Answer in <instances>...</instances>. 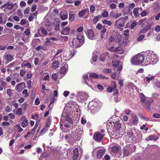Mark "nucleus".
<instances>
[{
  "instance_id": "40",
  "label": "nucleus",
  "mask_w": 160,
  "mask_h": 160,
  "mask_svg": "<svg viewBox=\"0 0 160 160\" xmlns=\"http://www.w3.org/2000/svg\"><path fill=\"white\" fill-rule=\"evenodd\" d=\"M148 139L150 140L156 141L158 140V138L154 135H152L149 136Z\"/></svg>"
},
{
  "instance_id": "62",
  "label": "nucleus",
  "mask_w": 160,
  "mask_h": 160,
  "mask_svg": "<svg viewBox=\"0 0 160 160\" xmlns=\"http://www.w3.org/2000/svg\"><path fill=\"white\" fill-rule=\"evenodd\" d=\"M17 14L18 16L21 18H22L23 17V14L22 13L21 11L20 10H18L17 12Z\"/></svg>"
},
{
  "instance_id": "34",
  "label": "nucleus",
  "mask_w": 160,
  "mask_h": 160,
  "mask_svg": "<svg viewBox=\"0 0 160 160\" xmlns=\"http://www.w3.org/2000/svg\"><path fill=\"white\" fill-rule=\"evenodd\" d=\"M60 17L61 19L63 20H66L67 19L68 15L67 13H62L60 15Z\"/></svg>"
},
{
  "instance_id": "6",
  "label": "nucleus",
  "mask_w": 160,
  "mask_h": 160,
  "mask_svg": "<svg viewBox=\"0 0 160 160\" xmlns=\"http://www.w3.org/2000/svg\"><path fill=\"white\" fill-rule=\"evenodd\" d=\"M100 102L99 100H93L90 102L88 105V109L91 110V112L93 113L97 111V109L99 108L98 105Z\"/></svg>"
},
{
  "instance_id": "58",
  "label": "nucleus",
  "mask_w": 160,
  "mask_h": 160,
  "mask_svg": "<svg viewBox=\"0 0 160 160\" xmlns=\"http://www.w3.org/2000/svg\"><path fill=\"white\" fill-rule=\"evenodd\" d=\"M102 26L101 24L100 23H98L96 26V28L100 30H101Z\"/></svg>"
},
{
  "instance_id": "31",
  "label": "nucleus",
  "mask_w": 160,
  "mask_h": 160,
  "mask_svg": "<svg viewBox=\"0 0 160 160\" xmlns=\"http://www.w3.org/2000/svg\"><path fill=\"white\" fill-rule=\"evenodd\" d=\"M102 15H99L95 17L92 20V22L94 24L96 23L99 20L101 19Z\"/></svg>"
},
{
  "instance_id": "19",
  "label": "nucleus",
  "mask_w": 160,
  "mask_h": 160,
  "mask_svg": "<svg viewBox=\"0 0 160 160\" xmlns=\"http://www.w3.org/2000/svg\"><path fill=\"white\" fill-rule=\"evenodd\" d=\"M105 148H102L101 149H99L97 154V157L98 158L100 159L101 158L105 152Z\"/></svg>"
},
{
  "instance_id": "52",
  "label": "nucleus",
  "mask_w": 160,
  "mask_h": 160,
  "mask_svg": "<svg viewBox=\"0 0 160 160\" xmlns=\"http://www.w3.org/2000/svg\"><path fill=\"white\" fill-rule=\"evenodd\" d=\"M38 126V125L35 124L34 127L32 129L31 132V133L32 135H33L35 133V131L36 129L37 128Z\"/></svg>"
},
{
  "instance_id": "44",
  "label": "nucleus",
  "mask_w": 160,
  "mask_h": 160,
  "mask_svg": "<svg viewBox=\"0 0 160 160\" xmlns=\"http://www.w3.org/2000/svg\"><path fill=\"white\" fill-rule=\"evenodd\" d=\"M124 114H126L127 115L130 114L132 115V112L129 109H125L123 111Z\"/></svg>"
},
{
  "instance_id": "39",
  "label": "nucleus",
  "mask_w": 160,
  "mask_h": 160,
  "mask_svg": "<svg viewBox=\"0 0 160 160\" xmlns=\"http://www.w3.org/2000/svg\"><path fill=\"white\" fill-rule=\"evenodd\" d=\"M113 66L115 68L119 64V62L116 60H113L112 62Z\"/></svg>"
},
{
  "instance_id": "32",
  "label": "nucleus",
  "mask_w": 160,
  "mask_h": 160,
  "mask_svg": "<svg viewBox=\"0 0 160 160\" xmlns=\"http://www.w3.org/2000/svg\"><path fill=\"white\" fill-rule=\"evenodd\" d=\"M122 16L121 13H112V17L113 18L116 19Z\"/></svg>"
},
{
  "instance_id": "37",
  "label": "nucleus",
  "mask_w": 160,
  "mask_h": 160,
  "mask_svg": "<svg viewBox=\"0 0 160 160\" xmlns=\"http://www.w3.org/2000/svg\"><path fill=\"white\" fill-rule=\"evenodd\" d=\"M83 80L84 82H85V83L89 86V85L87 82V79L88 81L89 80V79L88 78V76L86 74H85L83 75Z\"/></svg>"
},
{
  "instance_id": "28",
  "label": "nucleus",
  "mask_w": 160,
  "mask_h": 160,
  "mask_svg": "<svg viewBox=\"0 0 160 160\" xmlns=\"http://www.w3.org/2000/svg\"><path fill=\"white\" fill-rule=\"evenodd\" d=\"M87 10H88V9L86 8L80 12L78 13V17L80 18H82V17L84 16Z\"/></svg>"
},
{
  "instance_id": "16",
  "label": "nucleus",
  "mask_w": 160,
  "mask_h": 160,
  "mask_svg": "<svg viewBox=\"0 0 160 160\" xmlns=\"http://www.w3.org/2000/svg\"><path fill=\"white\" fill-rule=\"evenodd\" d=\"M79 150H80V152H81V150L80 148H75L73 150V158L74 160L77 159L79 157Z\"/></svg>"
},
{
  "instance_id": "50",
  "label": "nucleus",
  "mask_w": 160,
  "mask_h": 160,
  "mask_svg": "<svg viewBox=\"0 0 160 160\" xmlns=\"http://www.w3.org/2000/svg\"><path fill=\"white\" fill-rule=\"evenodd\" d=\"M22 110L20 108H18L17 110L16 113H15L17 115H20L21 114Z\"/></svg>"
},
{
  "instance_id": "60",
  "label": "nucleus",
  "mask_w": 160,
  "mask_h": 160,
  "mask_svg": "<svg viewBox=\"0 0 160 160\" xmlns=\"http://www.w3.org/2000/svg\"><path fill=\"white\" fill-rule=\"evenodd\" d=\"M103 72L105 73H110L111 72V70L109 68H106L104 69Z\"/></svg>"
},
{
  "instance_id": "17",
  "label": "nucleus",
  "mask_w": 160,
  "mask_h": 160,
  "mask_svg": "<svg viewBox=\"0 0 160 160\" xmlns=\"http://www.w3.org/2000/svg\"><path fill=\"white\" fill-rule=\"evenodd\" d=\"M62 64L63 66L61 68L59 71V72L61 74H63L66 72L67 71L68 67V64L66 62L63 63Z\"/></svg>"
},
{
  "instance_id": "64",
  "label": "nucleus",
  "mask_w": 160,
  "mask_h": 160,
  "mask_svg": "<svg viewBox=\"0 0 160 160\" xmlns=\"http://www.w3.org/2000/svg\"><path fill=\"white\" fill-rule=\"evenodd\" d=\"M155 30L157 32H160V26L157 25L155 28Z\"/></svg>"
},
{
  "instance_id": "59",
  "label": "nucleus",
  "mask_w": 160,
  "mask_h": 160,
  "mask_svg": "<svg viewBox=\"0 0 160 160\" xmlns=\"http://www.w3.org/2000/svg\"><path fill=\"white\" fill-rule=\"evenodd\" d=\"M41 30L42 32L44 34H47L48 33V32L45 29L43 28H41Z\"/></svg>"
},
{
  "instance_id": "7",
  "label": "nucleus",
  "mask_w": 160,
  "mask_h": 160,
  "mask_svg": "<svg viewBox=\"0 0 160 160\" xmlns=\"http://www.w3.org/2000/svg\"><path fill=\"white\" fill-rule=\"evenodd\" d=\"M88 98V94L85 92H78L76 95V99L80 102H83Z\"/></svg>"
},
{
  "instance_id": "18",
  "label": "nucleus",
  "mask_w": 160,
  "mask_h": 160,
  "mask_svg": "<svg viewBox=\"0 0 160 160\" xmlns=\"http://www.w3.org/2000/svg\"><path fill=\"white\" fill-rule=\"evenodd\" d=\"M91 78H101L103 79H105L106 77L102 76L101 75H98L96 73H93L89 75V79H91Z\"/></svg>"
},
{
  "instance_id": "33",
  "label": "nucleus",
  "mask_w": 160,
  "mask_h": 160,
  "mask_svg": "<svg viewBox=\"0 0 160 160\" xmlns=\"http://www.w3.org/2000/svg\"><path fill=\"white\" fill-rule=\"evenodd\" d=\"M103 28L100 32V37L101 39H103L104 35L106 32L107 29L105 28V26L103 27Z\"/></svg>"
},
{
  "instance_id": "53",
  "label": "nucleus",
  "mask_w": 160,
  "mask_h": 160,
  "mask_svg": "<svg viewBox=\"0 0 160 160\" xmlns=\"http://www.w3.org/2000/svg\"><path fill=\"white\" fill-rule=\"evenodd\" d=\"M148 13L145 10H143L141 13L140 15L142 17H145L147 15Z\"/></svg>"
},
{
  "instance_id": "38",
  "label": "nucleus",
  "mask_w": 160,
  "mask_h": 160,
  "mask_svg": "<svg viewBox=\"0 0 160 160\" xmlns=\"http://www.w3.org/2000/svg\"><path fill=\"white\" fill-rule=\"evenodd\" d=\"M111 150L114 153L118 152L119 151V148L118 146H113Z\"/></svg>"
},
{
  "instance_id": "12",
  "label": "nucleus",
  "mask_w": 160,
  "mask_h": 160,
  "mask_svg": "<svg viewBox=\"0 0 160 160\" xmlns=\"http://www.w3.org/2000/svg\"><path fill=\"white\" fill-rule=\"evenodd\" d=\"M104 136V134H101L99 132H96L94 133L93 138L95 141L97 142H100Z\"/></svg>"
},
{
  "instance_id": "10",
  "label": "nucleus",
  "mask_w": 160,
  "mask_h": 160,
  "mask_svg": "<svg viewBox=\"0 0 160 160\" xmlns=\"http://www.w3.org/2000/svg\"><path fill=\"white\" fill-rule=\"evenodd\" d=\"M82 44V42H80L78 39L74 38L72 42L69 43V45L73 48H76L81 47Z\"/></svg>"
},
{
  "instance_id": "14",
  "label": "nucleus",
  "mask_w": 160,
  "mask_h": 160,
  "mask_svg": "<svg viewBox=\"0 0 160 160\" xmlns=\"http://www.w3.org/2000/svg\"><path fill=\"white\" fill-rule=\"evenodd\" d=\"M25 86V84L23 82H21L17 85L16 86L15 89L18 92H20L24 88Z\"/></svg>"
},
{
  "instance_id": "15",
  "label": "nucleus",
  "mask_w": 160,
  "mask_h": 160,
  "mask_svg": "<svg viewBox=\"0 0 160 160\" xmlns=\"http://www.w3.org/2000/svg\"><path fill=\"white\" fill-rule=\"evenodd\" d=\"M63 50L62 49H59L57 50V51L54 55V58H56V59L58 60H59L62 61V54L61 53L62 52Z\"/></svg>"
},
{
  "instance_id": "24",
  "label": "nucleus",
  "mask_w": 160,
  "mask_h": 160,
  "mask_svg": "<svg viewBox=\"0 0 160 160\" xmlns=\"http://www.w3.org/2000/svg\"><path fill=\"white\" fill-rule=\"evenodd\" d=\"M70 31V27L67 26L62 30L61 34L62 35H67L69 33Z\"/></svg>"
},
{
  "instance_id": "30",
  "label": "nucleus",
  "mask_w": 160,
  "mask_h": 160,
  "mask_svg": "<svg viewBox=\"0 0 160 160\" xmlns=\"http://www.w3.org/2000/svg\"><path fill=\"white\" fill-rule=\"evenodd\" d=\"M14 5L12 3H6L3 5V7H7V8L8 9H11L13 7Z\"/></svg>"
},
{
  "instance_id": "61",
  "label": "nucleus",
  "mask_w": 160,
  "mask_h": 160,
  "mask_svg": "<svg viewBox=\"0 0 160 160\" xmlns=\"http://www.w3.org/2000/svg\"><path fill=\"white\" fill-rule=\"evenodd\" d=\"M39 59L38 58H35L34 61V63L35 65H37L39 63Z\"/></svg>"
},
{
  "instance_id": "57",
  "label": "nucleus",
  "mask_w": 160,
  "mask_h": 160,
  "mask_svg": "<svg viewBox=\"0 0 160 160\" xmlns=\"http://www.w3.org/2000/svg\"><path fill=\"white\" fill-rule=\"evenodd\" d=\"M52 78L55 81H57L58 79V76L56 74H53L52 75Z\"/></svg>"
},
{
  "instance_id": "49",
  "label": "nucleus",
  "mask_w": 160,
  "mask_h": 160,
  "mask_svg": "<svg viewBox=\"0 0 160 160\" xmlns=\"http://www.w3.org/2000/svg\"><path fill=\"white\" fill-rule=\"evenodd\" d=\"M15 126L17 127L18 132H21L23 131V129L19 125H17Z\"/></svg>"
},
{
  "instance_id": "1",
  "label": "nucleus",
  "mask_w": 160,
  "mask_h": 160,
  "mask_svg": "<svg viewBox=\"0 0 160 160\" xmlns=\"http://www.w3.org/2000/svg\"><path fill=\"white\" fill-rule=\"evenodd\" d=\"M145 59L143 54H138L133 56L131 59V63L133 65H139L142 64L145 65Z\"/></svg>"
},
{
  "instance_id": "22",
  "label": "nucleus",
  "mask_w": 160,
  "mask_h": 160,
  "mask_svg": "<svg viewBox=\"0 0 160 160\" xmlns=\"http://www.w3.org/2000/svg\"><path fill=\"white\" fill-rule=\"evenodd\" d=\"M150 74L148 75V76H147L145 77L144 78V82L146 83H149L151 81L154 79L156 76H152L150 77Z\"/></svg>"
},
{
  "instance_id": "27",
  "label": "nucleus",
  "mask_w": 160,
  "mask_h": 160,
  "mask_svg": "<svg viewBox=\"0 0 160 160\" xmlns=\"http://www.w3.org/2000/svg\"><path fill=\"white\" fill-rule=\"evenodd\" d=\"M141 9L142 10L141 8H135L133 10V12L134 16L136 17H138L139 16V14L138 13V10Z\"/></svg>"
},
{
  "instance_id": "13",
  "label": "nucleus",
  "mask_w": 160,
  "mask_h": 160,
  "mask_svg": "<svg viewBox=\"0 0 160 160\" xmlns=\"http://www.w3.org/2000/svg\"><path fill=\"white\" fill-rule=\"evenodd\" d=\"M43 25L47 27V30L50 31L51 30L52 28V23L48 19H46L43 22Z\"/></svg>"
},
{
  "instance_id": "23",
  "label": "nucleus",
  "mask_w": 160,
  "mask_h": 160,
  "mask_svg": "<svg viewBox=\"0 0 160 160\" xmlns=\"http://www.w3.org/2000/svg\"><path fill=\"white\" fill-rule=\"evenodd\" d=\"M135 131L134 129H132L131 128H129L127 131V135L129 138L132 137L134 135V132Z\"/></svg>"
},
{
  "instance_id": "9",
  "label": "nucleus",
  "mask_w": 160,
  "mask_h": 160,
  "mask_svg": "<svg viewBox=\"0 0 160 160\" xmlns=\"http://www.w3.org/2000/svg\"><path fill=\"white\" fill-rule=\"evenodd\" d=\"M117 86L116 82L115 81H112L111 82V86L107 89L108 91L109 92H111L113 91H115L114 93L115 94H118V91L117 88Z\"/></svg>"
},
{
  "instance_id": "3",
  "label": "nucleus",
  "mask_w": 160,
  "mask_h": 160,
  "mask_svg": "<svg viewBox=\"0 0 160 160\" xmlns=\"http://www.w3.org/2000/svg\"><path fill=\"white\" fill-rule=\"evenodd\" d=\"M140 100L143 106H144L146 109L149 112H151V109L150 106L151 103L153 102V100L152 99L147 100L146 97L142 93L140 94Z\"/></svg>"
},
{
  "instance_id": "4",
  "label": "nucleus",
  "mask_w": 160,
  "mask_h": 160,
  "mask_svg": "<svg viewBox=\"0 0 160 160\" xmlns=\"http://www.w3.org/2000/svg\"><path fill=\"white\" fill-rule=\"evenodd\" d=\"M121 123L118 121H115V122L108 121L107 123V128L108 130L109 129H114L119 133V131H120L121 128Z\"/></svg>"
},
{
  "instance_id": "21",
  "label": "nucleus",
  "mask_w": 160,
  "mask_h": 160,
  "mask_svg": "<svg viewBox=\"0 0 160 160\" xmlns=\"http://www.w3.org/2000/svg\"><path fill=\"white\" fill-rule=\"evenodd\" d=\"M22 121V126L23 128L26 127L28 124V120L25 116L22 117L21 118Z\"/></svg>"
},
{
  "instance_id": "54",
  "label": "nucleus",
  "mask_w": 160,
  "mask_h": 160,
  "mask_svg": "<svg viewBox=\"0 0 160 160\" xmlns=\"http://www.w3.org/2000/svg\"><path fill=\"white\" fill-rule=\"evenodd\" d=\"M22 94L25 95V97H27L29 95V94L28 93V90L26 89H24L22 92Z\"/></svg>"
},
{
  "instance_id": "35",
  "label": "nucleus",
  "mask_w": 160,
  "mask_h": 160,
  "mask_svg": "<svg viewBox=\"0 0 160 160\" xmlns=\"http://www.w3.org/2000/svg\"><path fill=\"white\" fill-rule=\"evenodd\" d=\"M102 23L104 24H107L108 26H111L112 24V23L111 21L108 20L107 19L102 21Z\"/></svg>"
},
{
  "instance_id": "36",
  "label": "nucleus",
  "mask_w": 160,
  "mask_h": 160,
  "mask_svg": "<svg viewBox=\"0 0 160 160\" xmlns=\"http://www.w3.org/2000/svg\"><path fill=\"white\" fill-rule=\"evenodd\" d=\"M97 55H95L94 53H93L92 56V58L91 60V62L92 63V62H95L97 61Z\"/></svg>"
},
{
  "instance_id": "2",
  "label": "nucleus",
  "mask_w": 160,
  "mask_h": 160,
  "mask_svg": "<svg viewBox=\"0 0 160 160\" xmlns=\"http://www.w3.org/2000/svg\"><path fill=\"white\" fill-rule=\"evenodd\" d=\"M147 54L145 56V65L151 63H155L157 61V55L150 51L147 52Z\"/></svg>"
},
{
  "instance_id": "55",
  "label": "nucleus",
  "mask_w": 160,
  "mask_h": 160,
  "mask_svg": "<svg viewBox=\"0 0 160 160\" xmlns=\"http://www.w3.org/2000/svg\"><path fill=\"white\" fill-rule=\"evenodd\" d=\"M116 5L114 3H112L109 5V7L110 8L112 9H115L116 8Z\"/></svg>"
},
{
  "instance_id": "48",
  "label": "nucleus",
  "mask_w": 160,
  "mask_h": 160,
  "mask_svg": "<svg viewBox=\"0 0 160 160\" xmlns=\"http://www.w3.org/2000/svg\"><path fill=\"white\" fill-rule=\"evenodd\" d=\"M107 2L108 4H109L111 2H113L116 3L118 2V0H107Z\"/></svg>"
},
{
  "instance_id": "26",
  "label": "nucleus",
  "mask_w": 160,
  "mask_h": 160,
  "mask_svg": "<svg viewBox=\"0 0 160 160\" xmlns=\"http://www.w3.org/2000/svg\"><path fill=\"white\" fill-rule=\"evenodd\" d=\"M57 60H55L52 62V67L54 69H56L59 67V61Z\"/></svg>"
},
{
  "instance_id": "25",
  "label": "nucleus",
  "mask_w": 160,
  "mask_h": 160,
  "mask_svg": "<svg viewBox=\"0 0 160 160\" xmlns=\"http://www.w3.org/2000/svg\"><path fill=\"white\" fill-rule=\"evenodd\" d=\"M75 18V13L74 12H71L69 13V20L70 22L73 21Z\"/></svg>"
},
{
  "instance_id": "45",
  "label": "nucleus",
  "mask_w": 160,
  "mask_h": 160,
  "mask_svg": "<svg viewBox=\"0 0 160 160\" xmlns=\"http://www.w3.org/2000/svg\"><path fill=\"white\" fill-rule=\"evenodd\" d=\"M77 133V136L80 137H81L83 134V131L81 130H78Z\"/></svg>"
},
{
  "instance_id": "8",
  "label": "nucleus",
  "mask_w": 160,
  "mask_h": 160,
  "mask_svg": "<svg viewBox=\"0 0 160 160\" xmlns=\"http://www.w3.org/2000/svg\"><path fill=\"white\" fill-rule=\"evenodd\" d=\"M125 21L121 18L115 21L114 26L118 29L121 30V28L125 26Z\"/></svg>"
},
{
  "instance_id": "29",
  "label": "nucleus",
  "mask_w": 160,
  "mask_h": 160,
  "mask_svg": "<svg viewBox=\"0 0 160 160\" xmlns=\"http://www.w3.org/2000/svg\"><path fill=\"white\" fill-rule=\"evenodd\" d=\"M76 38L78 39L80 42H82V44L83 43L84 37L81 33L78 34L77 35V38Z\"/></svg>"
},
{
  "instance_id": "51",
  "label": "nucleus",
  "mask_w": 160,
  "mask_h": 160,
  "mask_svg": "<svg viewBox=\"0 0 160 160\" xmlns=\"http://www.w3.org/2000/svg\"><path fill=\"white\" fill-rule=\"evenodd\" d=\"M48 129L46 128H43L41 129V131L40 133V135L42 136L47 131Z\"/></svg>"
},
{
  "instance_id": "56",
  "label": "nucleus",
  "mask_w": 160,
  "mask_h": 160,
  "mask_svg": "<svg viewBox=\"0 0 160 160\" xmlns=\"http://www.w3.org/2000/svg\"><path fill=\"white\" fill-rule=\"evenodd\" d=\"M95 7L93 5H92L90 7V11L91 13H93L94 11Z\"/></svg>"
},
{
  "instance_id": "63",
  "label": "nucleus",
  "mask_w": 160,
  "mask_h": 160,
  "mask_svg": "<svg viewBox=\"0 0 160 160\" xmlns=\"http://www.w3.org/2000/svg\"><path fill=\"white\" fill-rule=\"evenodd\" d=\"M153 117L154 118H160V114L158 113H155L153 115Z\"/></svg>"
},
{
  "instance_id": "47",
  "label": "nucleus",
  "mask_w": 160,
  "mask_h": 160,
  "mask_svg": "<svg viewBox=\"0 0 160 160\" xmlns=\"http://www.w3.org/2000/svg\"><path fill=\"white\" fill-rule=\"evenodd\" d=\"M144 35H141L139 36L137 38V41L139 42L141 41L144 39Z\"/></svg>"
},
{
  "instance_id": "43",
  "label": "nucleus",
  "mask_w": 160,
  "mask_h": 160,
  "mask_svg": "<svg viewBox=\"0 0 160 160\" xmlns=\"http://www.w3.org/2000/svg\"><path fill=\"white\" fill-rule=\"evenodd\" d=\"M102 15L104 18H106L108 16V12L107 11H105L102 13Z\"/></svg>"
},
{
  "instance_id": "11",
  "label": "nucleus",
  "mask_w": 160,
  "mask_h": 160,
  "mask_svg": "<svg viewBox=\"0 0 160 160\" xmlns=\"http://www.w3.org/2000/svg\"><path fill=\"white\" fill-rule=\"evenodd\" d=\"M86 34L88 37L90 39L93 40L96 39L95 35L92 30L91 29L88 30L86 32Z\"/></svg>"
},
{
  "instance_id": "42",
  "label": "nucleus",
  "mask_w": 160,
  "mask_h": 160,
  "mask_svg": "<svg viewBox=\"0 0 160 160\" xmlns=\"http://www.w3.org/2000/svg\"><path fill=\"white\" fill-rule=\"evenodd\" d=\"M159 6L158 4H155L154 6V8L153 9V12H158L159 10Z\"/></svg>"
},
{
  "instance_id": "41",
  "label": "nucleus",
  "mask_w": 160,
  "mask_h": 160,
  "mask_svg": "<svg viewBox=\"0 0 160 160\" xmlns=\"http://www.w3.org/2000/svg\"><path fill=\"white\" fill-rule=\"evenodd\" d=\"M5 58L7 60L10 62L12 60L13 57L12 55L10 54H8L6 56Z\"/></svg>"
},
{
  "instance_id": "20",
  "label": "nucleus",
  "mask_w": 160,
  "mask_h": 160,
  "mask_svg": "<svg viewBox=\"0 0 160 160\" xmlns=\"http://www.w3.org/2000/svg\"><path fill=\"white\" fill-rule=\"evenodd\" d=\"M134 125H137L138 122V117L135 115L132 116L131 119L130 120Z\"/></svg>"
},
{
  "instance_id": "46",
  "label": "nucleus",
  "mask_w": 160,
  "mask_h": 160,
  "mask_svg": "<svg viewBox=\"0 0 160 160\" xmlns=\"http://www.w3.org/2000/svg\"><path fill=\"white\" fill-rule=\"evenodd\" d=\"M29 38V37H26L25 36H24L22 38V40L25 42H28L30 41Z\"/></svg>"
},
{
  "instance_id": "5",
  "label": "nucleus",
  "mask_w": 160,
  "mask_h": 160,
  "mask_svg": "<svg viewBox=\"0 0 160 160\" xmlns=\"http://www.w3.org/2000/svg\"><path fill=\"white\" fill-rule=\"evenodd\" d=\"M136 146L133 144L127 145L123 149V155L124 157H127L135 151Z\"/></svg>"
}]
</instances>
